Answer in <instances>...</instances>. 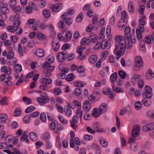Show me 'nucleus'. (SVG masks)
I'll use <instances>...</instances> for the list:
<instances>
[{"instance_id": "f257e3e1", "label": "nucleus", "mask_w": 154, "mask_h": 154, "mask_svg": "<svg viewBox=\"0 0 154 154\" xmlns=\"http://www.w3.org/2000/svg\"><path fill=\"white\" fill-rule=\"evenodd\" d=\"M131 29L130 26H127L125 30L124 38L127 41L126 42L121 35H117L115 38V48L114 51V54L116 56V59L118 60L125 51V48L129 49L132 48L133 45L136 42V37L134 35L130 34Z\"/></svg>"}, {"instance_id": "f03ea898", "label": "nucleus", "mask_w": 154, "mask_h": 154, "mask_svg": "<svg viewBox=\"0 0 154 154\" xmlns=\"http://www.w3.org/2000/svg\"><path fill=\"white\" fill-rule=\"evenodd\" d=\"M134 69L136 70H139L143 66V62L140 56H137L134 57Z\"/></svg>"}, {"instance_id": "7ed1b4c3", "label": "nucleus", "mask_w": 154, "mask_h": 154, "mask_svg": "<svg viewBox=\"0 0 154 154\" xmlns=\"http://www.w3.org/2000/svg\"><path fill=\"white\" fill-rule=\"evenodd\" d=\"M36 99L38 103L42 106L48 103L49 100L48 94L45 93H42L41 97H37Z\"/></svg>"}, {"instance_id": "20e7f679", "label": "nucleus", "mask_w": 154, "mask_h": 154, "mask_svg": "<svg viewBox=\"0 0 154 154\" xmlns=\"http://www.w3.org/2000/svg\"><path fill=\"white\" fill-rule=\"evenodd\" d=\"M49 63L48 62L46 61L43 64V67L45 68H48L47 69V71H45V76L46 77H49L51 75V72L52 71L55 69V66H50Z\"/></svg>"}, {"instance_id": "39448f33", "label": "nucleus", "mask_w": 154, "mask_h": 154, "mask_svg": "<svg viewBox=\"0 0 154 154\" xmlns=\"http://www.w3.org/2000/svg\"><path fill=\"white\" fill-rule=\"evenodd\" d=\"M145 92L142 94L143 97L149 98H151L152 97V89L150 86L148 85H146L145 88Z\"/></svg>"}, {"instance_id": "423d86ee", "label": "nucleus", "mask_w": 154, "mask_h": 154, "mask_svg": "<svg viewBox=\"0 0 154 154\" xmlns=\"http://www.w3.org/2000/svg\"><path fill=\"white\" fill-rule=\"evenodd\" d=\"M140 127L138 125H135L133 128L131 132L132 137L134 138L137 137L140 133Z\"/></svg>"}, {"instance_id": "0eeeda50", "label": "nucleus", "mask_w": 154, "mask_h": 154, "mask_svg": "<svg viewBox=\"0 0 154 154\" xmlns=\"http://www.w3.org/2000/svg\"><path fill=\"white\" fill-rule=\"evenodd\" d=\"M144 31V28L141 26H138L136 30L137 38L138 40L141 41L142 40V33Z\"/></svg>"}, {"instance_id": "6e6552de", "label": "nucleus", "mask_w": 154, "mask_h": 154, "mask_svg": "<svg viewBox=\"0 0 154 154\" xmlns=\"http://www.w3.org/2000/svg\"><path fill=\"white\" fill-rule=\"evenodd\" d=\"M128 143L130 145V149L131 150L136 151L137 150V144L135 139L130 138L129 140Z\"/></svg>"}, {"instance_id": "1a4fd4ad", "label": "nucleus", "mask_w": 154, "mask_h": 154, "mask_svg": "<svg viewBox=\"0 0 154 154\" xmlns=\"http://www.w3.org/2000/svg\"><path fill=\"white\" fill-rule=\"evenodd\" d=\"M67 57L64 51L60 52L57 55V59L60 62H62L65 60Z\"/></svg>"}, {"instance_id": "9d476101", "label": "nucleus", "mask_w": 154, "mask_h": 154, "mask_svg": "<svg viewBox=\"0 0 154 154\" xmlns=\"http://www.w3.org/2000/svg\"><path fill=\"white\" fill-rule=\"evenodd\" d=\"M67 16V14L65 13L61 15V18L63 20L64 22H65L68 25H71L73 22L72 19L70 18H66Z\"/></svg>"}, {"instance_id": "9b49d317", "label": "nucleus", "mask_w": 154, "mask_h": 154, "mask_svg": "<svg viewBox=\"0 0 154 154\" xmlns=\"http://www.w3.org/2000/svg\"><path fill=\"white\" fill-rule=\"evenodd\" d=\"M79 119L77 116H74L72 119L71 125L72 128L74 129H75L77 127V124L78 122Z\"/></svg>"}, {"instance_id": "f8f14e48", "label": "nucleus", "mask_w": 154, "mask_h": 154, "mask_svg": "<svg viewBox=\"0 0 154 154\" xmlns=\"http://www.w3.org/2000/svg\"><path fill=\"white\" fill-rule=\"evenodd\" d=\"M127 23V21L125 19H120L118 23V26L119 29H122L125 28Z\"/></svg>"}, {"instance_id": "ddd939ff", "label": "nucleus", "mask_w": 154, "mask_h": 154, "mask_svg": "<svg viewBox=\"0 0 154 154\" xmlns=\"http://www.w3.org/2000/svg\"><path fill=\"white\" fill-rule=\"evenodd\" d=\"M100 96V95L98 92H94L92 95L89 97V99L92 102L97 100Z\"/></svg>"}, {"instance_id": "4468645a", "label": "nucleus", "mask_w": 154, "mask_h": 154, "mask_svg": "<svg viewBox=\"0 0 154 154\" xmlns=\"http://www.w3.org/2000/svg\"><path fill=\"white\" fill-rule=\"evenodd\" d=\"M99 111L101 113L103 114L106 112L107 110V105L106 103H103L99 106Z\"/></svg>"}, {"instance_id": "2eb2a0df", "label": "nucleus", "mask_w": 154, "mask_h": 154, "mask_svg": "<svg viewBox=\"0 0 154 154\" xmlns=\"http://www.w3.org/2000/svg\"><path fill=\"white\" fill-rule=\"evenodd\" d=\"M83 108L86 111H89L91 109V107L88 100H85L83 102Z\"/></svg>"}, {"instance_id": "dca6fc26", "label": "nucleus", "mask_w": 154, "mask_h": 154, "mask_svg": "<svg viewBox=\"0 0 154 154\" xmlns=\"http://www.w3.org/2000/svg\"><path fill=\"white\" fill-rule=\"evenodd\" d=\"M51 138V134L50 133L46 132L43 133L41 136V138L44 141H49Z\"/></svg>"}, {"instance_id": "f3484780", "label": "nucleus", "mask_w": 154, "mask_h": 154, "mask_svg": "<svg viewBox=\"0 0 154 154\" xmlns=\"http://www.w3.org/2000/svg\"><path fill=\"white\" fill-rule=\"evenodd\" d=\"M154 126V123H149L144 126L142 128V130L145 131H148L152 130Z\"/></svg>"}, {"instance_id": "a211bd4d", "label": "nucleus", "mask_w": 154, "mask_h": 154, "mask_svg": "<svg viewBox=\"0 0 154 154\" xmlns=\"http://www.w3.org/2000/svg\"><path fill=\"white\" fill-rule=\"evenodd\" d=\"M52 46L53 50L55 51H57L60 47L59 43L55 39H53L52 42Z\"/></svg>"}, {"instance_id": "6ab92c4d", "label": "nucleus", "mask_w": 154, "mask_h": 154, "mask_svg": "<svg viewBox=\"0 0 154 154\" xmlns=\"http://www.w3.org/2000/svg\"><path fill=\"white\" fill-rule=\"evenodd\" d=\"M62 8V5L60 3H58L54 5L52 8V11L55 12L59 11Z\"/></svg>"}, {"instance_id": "aec40b11", "label": "nucleus", "mask_w": 154, "mask_h": 154, "mask_svg": "<svg viewBox=\"0 0 154 154\" xmlns=\"http://www.w3.org/2000/svg\"><path fill=\"white\" fill-rule=\"evenodd\" d=\"M8 119L7 115L4 113H0V123H5Z\"/></svg>"}, {"instance_id": "412c9836", "label": "nucleus", "mask_w": 154, "mask_h": 154, "mask_svg": "<svg viewBox=\"0 0 154 154\" xmlns=\"http://www.w3.org/2000/svg\"><path fill=\"white\" fill-rule=\"evenodd\" d=\"M89 37L90 42L94 43L98 41V37L97 36L93 33H90L89 35Z\"/></svg>"}, {"instance_id": "4be33fe9", "label": "nucleus", "mask_w": 154, "mask_h": 154, "mask_svg": "<svg viewBox=\"0 0 154 154\" xmlns=\"http://www.w3.org/2000/svg\"><path fill=\"white\" fill-rule=\"evenodd\" d=\"M1 11L3 13L6 14L9 12V9L7 7V4H3L1 5Z\"/></svg>"}, {"instance_id": "5701e85b", "label": "nucleus", "mask_w": 154, "mask_h": 154, "mask_svg": "<svg viewBox=\"0 0 154 154\" xmlns=\"http://www.w3.org/2000/svg\"><path fill=\"white\" fill-rule=\"evenodd\" d=\"M97 55L96 54H93L89 57L88 61L90 63L94 64L97 61Z\"/></svg>"}, {"instance_id": "b1692460", "label": "nucleus", "mask_w": 154, "mask_h": 154, "mask_svg": "<svg viewBox=\"0 0 154 154\" xmlns=\"http://www.w3.org/2000/svg\"><path fill=\"white\" fill-rule=\"evenodd\" d=\"M141 77L140 75L139 74H134L133 76L131 78V81L134 85L136 84L137 81Z\"/></svg>"}, {"instance_id": "393cba45", "label": "nucleus", "mask_w": 154, "mask_h": 154, "mask_svg": "<svg viewBox=\"0 0 154 154\" xmlns=\"http://www.w3.org/2000/svg\"><path fill=\"white\" fill-rule=\"evenodd\" d=\"M128 111L129 113L131 111V108L129 105L127 106L126 109H122L120 111L119 114L121 116H123L124 115L125 113L127 112Z\"/></svg>"}, {"instance_id": "a878e982", "label": "nucleus", "mask_w": 154, "mask_h": 154, "mask_svg": "<svg viewBox=\"0 0 154 154\" xmlns=\"http://www.w3.org/2000/svg\"><path fill=\"white\" fill-rule=\"evenodd\" d=\"M128 11L130 14H133L134 12L133 3L131 1H130L128 3Z\"/></svg>"}, {"instance_id": "bb28decb", "label": "nucleus", "mask_w": 154, "mask_h": 154, "mask_svg": "<svg viewBox=\"0 0 154 154\" xmlns=\"http://www.w3.org/2000/svg\"><path fill=\"white\" fill-rule=\"evenodd\" d=\"M102 114L97 108L93 109L92 111V115L94 117L97 118Z\"/></svg>"}, {"instance_id": "cd10ccee", "label": "nucleus", "mask_w": 154, "mask_h": 154, "mask_svg": "<svg viewBox=\"0 0 154 154\" xmlns=\"http://www.w3.org/2000/svg\"><path fill=\"white\" fill-rule=\"evenodd\" d=\"M146 20V17L145 16L143 15L140 17L139 20L140 23L138 26H142L144 27V26L145 24V20Z\"/></svg>"}, {"instance_id": "c85d7f7f", "label": "nucleus", "mask_w": 154, "mask_h": 154, "mask_svg": "<svg viewBox=\"0 0 154 154\" xmlns=\"http://www.w3.org/2000/svg\"><path fill=\"white\" fill-rule=\"evenodd\" d=\"M64 112L66 116L68 117H70L72 115V110L68 106H66L64 108Z\"/></svg>"}, {"instance_id": "c756f323", "label": "nucleus", "mask_w": 154, "mask_h": 154, "mask_svg": "<svg viewBox=\"0 0 154 154\" xmlns=\"http://www.w3.org/2000/svg\"><path fill=\"white\" fill-rule=\"evenodd\" d=\"M14 70L16 73H20L22 70V66L19 64H16L14 66Z\"/></svg>"}, {"instance_id": "7c9ffc66", "label": "nucleus", "mask_w": 154, "mask_h": 154, "mask_svg": "<svg viewBox=\"0 0 154 154\" xmlns=\"http://www.w3.org/2000/svg\"><path fill=\"white\" fill-rule=\"evenodd\" d=\"M149 98H144L142 100V102L143 104L146 106H150L151 104V101L150 100L148 99Z\"/></svg>"}, {"instance_id": "2f4dec72", "label": "nucleus", "mask_w": 154, "mask_h": 154, "mask_svg": "<svg viewBox=\"0 0 154 154\" xmlns=\"http://www.w3.org/2000/svg\"><path fill=\"white\" fill-rule=\"evenodd\" d=\"M81 43L84 45H88L90 43V40L86 37H84L81 40Z\"/></svg>"}, {"instance_id": "473e14b6", "label": "nucleus", "mask_w": 154, "mask_h": 154, "mask_svg": "<svg viewBox=\"0 0 154 154\" xmlns=\"http://www.w3.org/2000/svg\"><path fill=\"white\" fill-rule=\"evenodd\" d=\"M154 77V73L150 69H149L146 72V77L148 79H151Z\"/></svg>"}, {"instance_id": "72a5a7b5", "label": "nucleus", "mask_w": 154, "mask_h": 154, "mask_svg": "<svg viewBox=\"0 0 154 154\" xmlns=\"http://www.w3.org/2000/svg\"><path fill=\"white\" fill-rule=\"evenodd\" d=\"M99 140L100 143L102 147H106L108 145L107 142L104 138H100Z\"/></svg>"}, {"instance_id": "f704fd0d", "label": "nucleus", "mask_w": 154, "mask_h": 154, "mask_svg": "<svg viewBox=\"0 0 154 154\" xmlns=\"http://www.w3.org/2000/svg\"><path fill=\"white\" fill-rule=\"evenodd\" d=\"M30 139L33 141H36L37 139L36 134L34 132H31L29 134Z\"/></svg>"}, {"instance_id": "c9c22d12", "label": "nucleus", "mask_w": 154, "mask_h": 154, "mask_svg": "<svg viewBox=\"0 0 154 154\" xmlns=\"http://www.w3.org/2000/svg\"><path fill=\"white\" fill-rule=\"evenodd\" d=\"M64 20H60L58 23V27L61 28L63 32H65L66 30V29L65 28V24Z\"/></svg>"}, {"instance_id": "e433bc0d", "label": "nucleus", "mask_w": 154, "mask_h": 154, "mask_svg": "<svg viewBox=\"0 0 154 154\" xmlns=\"http://www.w3.org/2000/svg\"><path fill=\"white\" fill-rule=\"evenodd\" d=\"M105 28L103 27L102 28L100 32L99 35V39H101L102 40L104 39L105 38V36L104 35L105 31Z\"/></svg>"}, {"instance_id": "4c0bfd02", "label": "nucleus", "mask_w": 154, "mask_h": 154, "mask_svg": "<svg viewBox=\"0 0 154 154\" xmlns=\"http://www.w3.org/2000/svg\"><path fill=\"white\" fill-rule=\"evenodd\" d=\"M55 61L54 57L53 54L49 55L46 60V61L50 63L54 62Z\"/></svg>"}, {"instance_id": "58836bf2", "label": "nucleus", "mask_w": 154, "mask_h": 154, "mask_svg": "<svg viewBox=\"0 0 154 154\" xmlns=\"http://www.w3.org/2000/svg\"><path fill=\"white\" fill-rule=\"evenodd\" d=\"M52 82V79H48L43 78L42 79L41 82L44 84L48 85L51 83Z\"/></svg>"}, {"instance_id": "ea45409f", "label": "nucleus", "mask_w": 154, "mask_h": 154, "mask_svg": "<svg viewBox=\"0 0 154 154\" xmlns=\"http://www.w3.org/2000/svg\"><path fill=\"white\" fill-rule=\"evenodd\" d=\"M70 146L71 148H73L76 151H78L79 149V147L78 145L75 143L74 141L71 140L70 141Z\"/></svg>"}, {"instance_id": "a19ab883", "label": "nucleus", "mask_w": 154, "mask_h": 154, "mask_svg": "<svg viewBox=\"0 0 154 154\" xmlns=\"http://www.w3.org/2000/svg\"><path fill=\"white\" fill-rule=\"evenodd\" d=\"M82 93V90L79 88H76L73 91V94L76 96H79Z\"/></svg>"}, {"instance_id": "79ce46f5", "label": "nucleus", "mask_w": 154, "mask_h": 154, "mask_svg": "<svg viewBox=\"0 0 154 154\" xmlns=\"http://www.w3.org/2000/svg\"><path fill=\"white\" fill-rule=\"evenodd\" d=\"M86 85V83L81 81H77L74 83V85L76 87H83Z\"/></svg>"}, {"instance_id": "37998d69", "label": "nucleus", "mask_w": 154, "mask_h": 154, "mask_svg": "<svg viewBox=\"0 0 154 154\" xmlns=\"http://www.w3.org/2000/svg\"><path fill=\"white\" fill-rule=\"evenodd\" d=\"M36 54L37 56L39 57H42L44 56V52L42 49H39L37 50Z\"/></svg>"}, {"instance_id": "c03bdc74", "label": "nucleus", "mask_w": 154, "mask_h": 154, "mask_svg": "<svg viewBox=\"0 0 154 154\" xmlns=\"http://www.w3.org/2000/svg\"><path fill=\"white\" fill-rule=\"evenodd\" d=\"M11 48L10 47L9 50L8 52L6 57L8 59H10L12 58L14 56V53L13 51L11 50Z\"/></svg>"}, {"instance_id": "a18cd8bd", "label": "nucleus", "mask_w": 154, "mask_h": 154, "mask_svg": "<svg viewBox=\"0 0 154 154\" xmlns=\"http://www.w3.org/2000/svg\"><path fill=\"white\" fill-rule=\"evenodd\" d=\"M117 73L116 72H115L111 75L110 76V81L111 82L113 83L117 80Z\"/></svg>"}, {"instance_id": "49530a36", "label": "nucleus", "mask_w": 154, "mask_h": 154, "mask_svg": "<svg viewBox=\"0 0 154 154\" xmlns=\"http://www.w3.org/2000/svg\"><path fill=\"white\" fill-rule=\"evenodd\" d=\"M103 44H104V46H102L101 47V48L102 49H104L106 47L109 46V43L107 39L103 40L101 45H102Z\"/></svg>"}, {"instance_id": "de8ad7c7", "label": "nucleus", "mask_w": 154, "mask_h": 154, "mask_svg": "<svg viewBox=\"0 0 154 154\" xmlns=\"http://www.w3.org/2000/svg\"><path fill=\"white\" fill-rule=\"evenodd\" d=\"M142 104L140 101H137L135 102L134 105L135 108L137 110H140L142 108Z\"/></svg>"}, {"instance_id": "09e8293b", "label": "nucleus", "mask_w": 154, "mask_h": 154, "mask_svg": "<svg viewBox=\"0 0 154 154\" xmlns=\"http://www.w3.org/2000/svg\"><path fill=\"white\" fill-rule=\"evenodd\" d=\"M43 14L44 16L46 18H48L51 17L50 12L47 9H45L43 10Z\"/></svg>"}, {"instance_id": "8fccbe9b", "label": "nucleus", "mask_w": 154, "mask_h": 154, "mask_svg": "<svg viewBox=\"0 0 154 154\" xmlns=\"http://www.w3.org/2000/svg\"><path fill=\"white\" fill-rule=\"evenodd\" d=\"M73 104L74 107L72 106V108H81V103L79 102L76 100H74L73 102Z\"/></svg>"}, {"instance_id": "3c124183", "label": "nucleus", "mask_w": 154, "mask_h": 154, "mask_svg": "<svg viewBox=\"0 0 154 154\" xmlns=\"http://www.w3.org/2000/svg\"><path fill=\"white\" fill-rule=\"evenodd\" d=\"M23 101L27 105L30 104L32 103L31 99L26 97H23Z\"/></svg>"}, {"instance_id": "603ef678", "label": "nucleus", "mask_w": 154, "mask_h": 154, "mask_svg": "<svg viewBox=\"0 0 154 154\" xmlns=\"http://www.w3.org/2000/svg\"><path fill=\"white\" fill-rule=\"evenodd\" d=\"M58 119L60 122L63 124H66L68 123L67 120L60 115L58 116Z\"/></svg>"}, {"instance_id": "864d4df0", "label": "nucleus", "mask_w": 154, "mask_h": 154, "mask_svg": "<svg viewBox=\"0 0 154 154\" xmlns=\"http://www.w3.org/2000/svg\"><path fill=\"white\" fill-rule=\"evenodd\" d=\"M36 35L39 40H43L45 38V36L43 33L39 32H38Z\"/></svg>"}, {"instance_id": "5fc2aeb1", "label": "nucleus", "mask_w": 154, "mask_h": 154, "mask_svg": "<svg viewBox=\"0 0 154 154\" xmlns=\"http://www.w3.org/2000/svg\"><path fill=\"white\" fill-rule=\"evenodd\" d=\"M75 76L74 75L71 73L69 75L66 79V80L68 82H69L73 80L75 78Z\"/></svg>"}, {"instance_id": "6e6d98bb", "label": "nucleus", "mask_w": 154, "mask_h": 154, "mask_svg": "<svg viewBox=\"0 0 154 154\" xmlns=\"http://www.w3.org/2000/svg\"><path fill=\"white\" fill-rule=\"evenodd\" d=\"M84 67L82 66H79L78 69L77 71L79 73H82V76H84L85 75V73L84 72Z\"/></svg>"}, {"instance_id": "4d7b16f0", "label": "nucleus", "mask_w": 154, "mask_h": 154, "mask_svg": "<svg viewBox=\"0 0 154 154\" xmlns=\"http://www.w3.org/2000/svg\"><path fill=\"white\" fill-rule=\"evenodd\" d=\"M35 109V107L32 106H31L27 108L25 110V112L26 113H29Z\"/></svg>"}, {"instance_id": "13d9d810", "label": "nucleus", "mask_w": 154, "mask_h": 154, "mask_svg": "<svg viewBox=\"0 0 154 154\" xmlns=\"http://www.w3.org/2000/svg\"><path fill=\"white\" fill-rule=\"evenodd\" d=\"M21 113L20 109L19 108H17L14 112V116H18Z\"/></svg>"}, {"instance_id": "bf43d9fd", "label": "nucleus", "mask_w": 154, "mask_h": 154, "mask_svg": "<svg viewBox=\"0 0 154 154\" xmlns=\"http://www.w3.org/2000/svg\"><path fill=\"white\" fill-rule=\"evenodd\" d=\"M152 38L150 35L146 36L145 39L146 42L148 44L151 43L152 41Z\"/></svg>"}, {"instance_id": "052dcab7", "label": "nucleus", "mask_w": 154, "mask_h": 154, "mask_svg": "<svg viewBox=\"0 0 154 154\" xmlns=\"http://www.w3.org/2000/svg\"><path fill=\"white\" fill-rule=\"evenodd\" d=\"M118 73L119 76L123 79H125L126 75V73L122 70L119 71Z\"/></svg>"}, {"instance_id": "680f3d73", "label": "nucleus", "mask_w": 154, "mask_h": 154, "mask_svg": "<svg viewBox=\"0 0 154 154\" xmlns=\"http://www.w3.org/2000/svg\"><path fill=\"white\" fill-rule=\"evenodd\" d=\"M56 124L54 122H52L49 125V127L51 130H54L56 128Z\"/></svg>"}, {"instance_id": "e2e57ef3", "label": "nucleus", "mask_w": 154, "mask_h": 154, "mask_svg": "<svg viewBox=\"0 0 154 154\" xmlns=\"http://www.w3.org/2000/svg\"><path fill=\"white\" fill-rule=\"evenodd\" d=\"M28 137L27 135V132L25 131L23 134L22 136L21 137L20 139V141L21 142L23 141V140L27 138Z\"/></svg>"}, {"instance_id": "0e129e2a", "label": "nucleus", "mask_w": 154, "mask_h": 154, "mask_svg": "<svg viewBox=\"0 0 154 154\" xmlns=\"http://www.w3.org/2000/svg\"><path fill=\"white\" fill-rule=\"evenodd\" d=\"M38 4L39 7L42 8L45 6L46 3L44 0H40L38 2Z\"/></svg>"}, {"instance_id": "69168bd1", "label": "nucleus", "mask_w": 154, "mask_h": 154, "mask_svg": "<svg viewBox=\"0 0 154 154\" xmlns=\"http://www.w3.org/2000/svg\"><path fill=\"white\" fill-rule=\"evenodd\" d=\"M40 119L43 122H45L47 120L46 114L44 113H42L40 115Z\"/></svg>"}, {"instance_id": "338daca9", "label": "nucleus", "mask_w": 154, "mask_h": 154, "mask_svg": "<svg viewBox=\"0 0 154 154\" xmlns=\"http://www.w3.org/2000/svg\"><path fill=\"white\" fill-rule=\"evenodd\" d=\"M0 103L2 105H5L7 104V100L5 97H3L0 100Z\"/></svg>"}, {"instance_id": "774afa93", "label": "nucleus", "mask_w": 154, "mask_h": 154, "mask_svg": "<svg viewBox=\"0 0 154 154\" xmlns=\"http://www.w3.org/2000/svg\"><path fill=\"white\" fill-rule=\"evenodd\" d=\"M61 93V89L58 88H55L54 89V94L55 95H59Z\"/></svg>"}]
</instances>
